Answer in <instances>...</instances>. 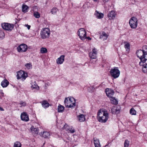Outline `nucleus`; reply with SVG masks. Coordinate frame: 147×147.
<instances>
[{"mask_svg": "<svg viewBox=\"0 0 147 147\" xmlns=\"http://www.w3.org/2000/svg\"><path fill=\"white\" fill-rule=\"evenodd\" d=\"M137 57L140 59L139 63L140 65H142L147 60V58L144 53L143 50H138L136 52Z\"/></svg>", "mask_w": 147, "mask_h": 147, "instance_id": "1", "label": "nucleus"}, {"mask_svg": "<svg viewBox=\"0 0 147 147\" xmlns=\"http://www.w3.org/2000/svg\"><path fill=\"white\" fill-rule=\"evenodd\" d=\"M64 103L66 107L68 108H71L76 106L75 101L73 97L67 98L65 99Z\"/></svg>", "mask_w": 147, "mask_h": 147, "instance_id": "2", "label": "nucleus"}, {"mask_svg": "<svg viewBox=\"0 0 147 147\" xmlns=\"http://www.w3.org/2000/svg\"><path fill=\"white\" fill-rule=\"evenodd\" d=\"M50 34V31L49 28H43L41 30L40 32L41 38L43 39L49 38Z\"/></svg>", "mask_w": 147, "mask_h": 147, "instance_id": "3", "label": "nucleus"}, {"mask_svg": "<svg viewBox=\"0 0 147 147\" xmlns=\"http://www.w3.org/2000/svg\"><path fill=\"white\" fill-rule=\"evenodd\" d=\"M110 73L112 77L114 78H116L119 76L120 71L118 67H114L111 70Z\"/></svg>", "mask_w": 147, "mask_h": 147, "instance_id": "4", "label": "nucleus"}, {"mask_svg": "<svg viewBox=\"0 0 147 147\" xmlns=\"http://www.w3.org/2000/svg\"><path fill=\"white\" fill-rule=\"evenodd\" d=\"M138 20L137 18L135 17H132L129 21V23L131 28L132 29L136 28L138 25Z\"/></svg>", "mask_w": 147, "mask_h": 147, "instance_id": "5", "label": "nucleus"}, {"mask_svg": "<svg viewBox=\"0 0 147 147\" xmlns=\"http://www.w3.org/2000/svg\"><path fill=\"white\" fill-rule=\"evenodd\" d=\"M78 34L82 40H84L86 38V32L84 28L80 29L78 32Z\"/></svg>", "mask_w": 147, "mask_h": 147, "instance_id": "6", "label": "nucleus"}, {"mask_svg": "<svg viewBox=\"0 0 147 147\" xmlns=\"http://www.w3.org/2000/svg\"><path fill=\"white\" fill-rule=\"evenodd\" d=\"M27 76V74L23 71L20 70L17 73V79H21L22 81L25 80Z\"/></svg>", "mask_w": 147, "mask_h": 147, "instance_id": "7", "label": "nucleus"}, {"mask_svg": "<svg viewBox=\"0 0 147 147\" xmlns=\"http://www.w3.org/2000/svg\"><path fill=\"white\" fill-rule=\"evenodd\" d=\"M97 51L95 48H94L92 50V51L90 52L89 53V56L91 59L90 60L91 63H93V59H95L96 57Z\"/></svg>", "mask_w": 147, "mask_h": 147, "instance_id": "8", "label": "nucleus"}, {"mask_svg": "<svg viewBox=\"0 0 147 147\" xmlns=\"http://www.w3.org/2000/svg\"><path fill=\"white\" fill-rule=\"evenodd\" d=\"M2 28L4 29L11 31L13 28L14 25L13 24L4 23L1 24Z\"/></svg>", "mask_w": 147, "mask_h": 147, "instance_id": "9", "label": "nucleus"}, {"mask_svg": "<svg viewBox=\"0 0 147 147\" xmlns=\"http://www.w3.org/2000/svg\"><path fill=\"white\" fill-rule=\"evenodd\" d=\"M17 49L18 52L23 53L26 51L28 49V47L25 44H22L18 46Z\"/></svg>", "mask_w": 147, "mask_h": 147, "instance_id": "10", "label": "nucleus"}, {"mask_svg": "<svg viewBox=\"0 0 147 147\" xmlns=\"http://www.w3.org/2000/svg\"><path fill=\"white\" fill-rule=\"evenodd\" d=\"M102 112L103 116L102 117V123H105L108 120L109 118V115L107 111L105 110L102 111Z\"/></svg>", "mask_w": 147, "mask_h": 147, "instance_id": "11", "label": "nucleus"}, {"mask_svg": "<svg viewBox=\"0 0 147 147\" xmlns=\"http://www.w3.org/2000/svg\"><path fill=\"white\" fill-rule=\"evenodd\" d=\"M21 118L22 121H28L29 119L28 116L26 112H23L21 113Z\"/></svg>", "mask_w": 147, "mask_h": 147, "instance_id": "12", "label": "nucleus"}, {"mask_svg": "<svg viewBox=\"0 0 147 147\" xmlns=\"http://www.w3.org/2000/svg\"><path fill=\"white\" fill-rule=\"evenodd\" d=\"M30 84L31 85V87L32 89H35L36 90H39V88L37 85L36 82L35 81L31 80V81Z\"/></svg>", "mask_w": 147, "mask_h": 147, "instance_id": "13", "label": "nucleus"}, {"mask_svg": "<svg viewBox=\"0 0 147 147\" xmlns=\"http://www.w3.org/2000/svg\"><path fill=\"white\" fill-rule=\"evenodd\" d=\"M116 15V13L114 11H111L108 14V17L110 20H113Z\"/></svg>", "mask_w": 147, "mask_h": 147, "instance_id": "14", "label": "nucleus"}, {"mask_svg": "<svg viewBox=\"0 0 147 147\" xmlns=\"http://www.w3.org/2000/svg\"><path fill=\"white\" fill-rule=\"evenodd\" d=\"M105 92L107 95L109 97L112 96L114 93V91L113 90L109 88H107L106 89Z\"/></svg>", "mask_w": 147, "mask_h": 147, "instance_id": "15", "label": "nucleus"}, {"mask_svg": "<svg viewBox=\"0 0 147 147\" xmlns=\"http://www.w3.org/2000/svg\"><path fill=\"white\" fill-rule=\"evenodd\" d=\"M65 56L61 55L56 60V62L57 64H61L63 63L64 61Z\"/></svg>", "mask_w": 147, "mask_h": 147, "instance_id": "16", "label": "nucleus"}, {"mask_svg": "<svg viewBox=\"0 0 147 147\" xmlns=\"http://www.w3.org/2000/svg\"><path fill=\"white\" fill-rule=\"evenodd\" d=\"M30 130L32 133L36 135L38 134L39 130L38 128H34V126H32L30 128Z\"/></svg>", "mask_w": 147, "mask_h": 147, "instance_id": "17", "label": "nucleus"}, {"mask_svg": "<svg viewBox=\"0 0 147 147\" xmlns=\"http://www.w3.org/2000/svg\"><path fill=\"white\" fill-rule=\"evenodd\" d=\"M79 121L80 122H82L85 121L86 119L85 116L83 114H80L78 116Z\"/></svg>", "mask_w": 147, "mask_h": 147, "instance_id": "18", "label": "nucleus"}, {"mask_svg": "<svg viewBox=\"0 0 147 147\" xmlns=\"http://www.w3.org/2000/svg\"><path fill=\"white\" fill-rule=\"evenodd\" d=\"M9 82L6 79L4 80L1 82V85L3 87H6L9 84Z\"/></svg>", "mask_w": 147, "mask_h": 147, "instance_id": "19", "label": "nucleus"}, {"mask_svg": "<svg viewBox=\"0 0 147 147\" xmlns=\"http://www.w3.org/2000/svg\"><path fill=\"white\" fill-rule=\"evenodd\" d=\"M111 111L113 114H117L120 111V110L119 109H117L115 107H113L111 109Z\"/></svg>", "mask_w": 147, "mask_h": 147, "instance_id": "20", "label": "nucleus"}, {"mask_svg": "<svg viewBox=\"0 0 147 147\" xmlns=\"http://www.w3.org/2000/svg\"><path fill=\"white\" fill-rule=\"evenodd\" d=\"M42 136L44 138H49L50 136V134L49 132L45 131L42 133Z\"/></svg>", "mask_w": 147, "mask_h": 147, "instance_id": "21", "label": "nucleus"}, {"mask_svg": "<svg viewBox=\"0 0 147 147\" xmlns=\"http://www.w3.org/2000/svg\"><path fill=\"white\" fill-rule=\"evenodd\" d=\"M42 106L45 108L48 107L49 106V104L47 101L46 100H44L42 102Z\"/></svg>", "mask_w": 147, "mask_h": 147, "instance_id": "22", "label": "nucleus"}, {"mask_svg": "<svg viewBox=\"0 0 147 147\" xmlns=\"http://www.w3.org/2000/svg\"><path fill=\"white\" fill-rule=\"evenodd\" d=\"M125 44L124 47L126 49V51L129 52L130 49V45L129 43L127 42H124Z\"/></svg>", "mask_w": 147, "mask_h": 147, "instance_id": "23", "label": "nucleus"}, {"mask_svg": "<svg viewBox=\"0 0 147 147\" xmlns=\"http://www.w3.org/2000/svg\"><path fill=\"white\" fill-rule=\"evenodd\" d=\"M110 99L111 103L115 105H116L117 104L118 102L117 100L114 97L111 96L110 97Z\"/></svg>", "mask_w": 147, "mask_h": 147, "instance_id": "24", "label": "nucleus"}, {"mask_svg": "<svg viewBox=\"0 0 147 147\" xmlns=\"http://www.w3.org/2000/svg\"><path fill=\"white\" fill-rule=\"evenodd\" d=\"M29 7L27 5L23 4L22 6V11L24 13H26L28 11Z\"/></svg>", "mask_w": 147, "mask_h": 147, "instance_id": "25", "label": "nucleus"}, {"mask_svg": "<svg viewBox=\"0 0 147 147\" xmlns=\"http://www.w3.org/2000/svg\"><path fill=\"white\" fill-rule=\"evenodd\" d=\"M65 108L60 105L58 106V111L59 112H62L64 111Z\"/></svg>", "mask_w": 147, "mask_h": 147, "instance_id": "26", "label": "nucleus"}, {"mask_svg": "<svg viewBox=\"0 0 147 147\" xmlns=\"http://www.w3.org/2000/svg\"><path fill=\"white\" fill-rule=\"evenodd\" d=\"M101 113V109H100L98 112L97 116V119H98V121L99 122H100L101 121V117L100 116Z\"/></svg>", "mask_w": 147, "mask_h": 147, "instance_id": "27", "label": "nucleus"}, {"mask_svg": "<svg viewBox=\"0 0 147 147\" xmlns=\"http://www.w3.org/2000/svg\"><path fill=\"white\" fill-rule=\"evenodd\" d=\"M94 15L97 18L99 19L101 18V13H99L97 11H95Z\"/></svg>", "mask_w": 147, "mask_h": 147, "instance_id": "28", "label": "nucleus"}, {"mask_svg": "<svg viewBox=\"0 0 147 147\" xmlns=\"http://www.w3.org/2000/svg\"><path fill=\"white\" fill-rule=\"evenodd\" d=\"M13 147H21V144L19 142L16 141L14 143Z\"/></svg>", "mask_w": 147, "mask_h": 147, "instance_id": "29", "label": "nucleus"}, {"mask_svg": "<svg viewBox=\"0 0 147 147\" xmlns=\"http://www.w3.org/2000/svg\"><path fill=\"white\" fill-rule=\"evenodd\" d=\"M25 66L26 67V68L27 69H31L32 67V65L31 63H26L25 65Z\"/></svg>", "mask_w": 147, "mask_h": 147, "instance_id": "30", "label": "nucleus"}, {"mask_svg": "<svg viewBox=\"0 0 147 147\" xmlns=\"http://www.w3.org/2000/svg\"><path fill=\"white\" fill-rule=\"evenodd\" d=\"M19 105H20V107H24L26 105V103L25 102L21 101L19 103Z\"/></svg>", "mask_w": 147, "mask_h": 147, "instance_id": "31", "label": "nucleus"}, {"mask_svg": "<svg viewBox=\"0 0 147 147\" xmlns=\"http://www.w3.org/2000/svg\"><path fill=\"white\" fill-rule=\"evenodd\" d=\"M130 113L132 115H136V111L134 109L132 108L130 110Z\"/></svg>", "mask_w": 147, "mask_h": 147, "instance_id": "32", "label": "nucleus"}, {"mask_svg": "<svg viewBox=\"0 0 147 147\" xmlns=\"http://www.w3.org/2000/svg\"><path fill=\"white\" fill-rule=\"evenodd\" d=\"M58 11V9L54 7L53 8L51 11V12L52 14H56L57 12Z\"/></svg>", "mask_w": 147, "mask_h": 147, "instance_id": "33", "label": "nucleus"}, {"mask_svg": "<svg viewBox=\"0 0 147 147\" xmlns=\"http://www.w3.org/2000/svg\"><path fill=\"white\" fill-rule=\"evenodd\" d=\"M40 52L41 53H47V51L46 48L42 47L40 49Z\"/></svg>", "mask_w": 147, "mask_h": 147, "instance_id": "34", "label": "nucleus"}, {"mask_svg": "<svg viewBox=\"0 0 147 147\" xmlns=\"http://www.w3.org/2000/svg\"><path fill=\"white\" fill-rule=\"evenodd\" d=\"M143 51L147 58V46H145L143 47Z\"/></svg>", "mask_w": 147, "mask_h": 147, "instance_id": "35", "label": "nucleus"}, {"mask_svg": "<svg viewBox=\"0 0 147 147\" xmlns=\"http://www.w3.org/2000/svg\"><path fill=\"white\" fill-rule=\"evenodd\" d=\"M108 35L105 32H103L102 35V38H103L105 37V39H107L108 36Z\"/></svg>", "mask_w": 147, "mask_h": 147, "instance_id": "36", "label": "nucleus"}, {"mask_svg": "<svg viewBox=\"0 0 147 147\" xmlns=\"http://www.w3.org/2000/svg\"><path fill=\"white\" fill-rule=\"evenodd\" d=\"M34 16L36 18H39L40 16V13L37 11H35L34 13Z\"/></svg>", "mask_w": 147, "mask_h": 147, "instance_id": "37", "label": "nucleus"}, {"mask_svg": "<svg viewBox=\"0 0 147 147\" xmlns=\"http://www.w3.org/2000/svg\"><path fill=\"white\" fill-rule=\"evenodd\" d=\"M129 145V141L126 140H125L124 144V147H128Z\"/></svg>", "mask_w": 147, "mask_h": 147, "instance_id": "38", "label": "nucleus"}, {"mask_svg": "<svg viewBox=\"0 0 147 147\" xmlns=\"http://www.w3.org/2000/svg\"><path fill=\"white\" fill-rule=\"evenodd\" d=\"M5 35L4 32L0 30V39H2L4 38Z\"/></svg>", "mask_w": 147, "mask_h": 147, "instance_id": "39", "label": "nucleus"}, {"mask_svg": "<svg viewBox=\"0 0 147 147\" xmlns=\"http://www.w3.org/2000/svg\"><path fill=\"white\" fill-rule=\"evenodd\" d=\"M69 126L67 124H65L63 126V128L66 131H68L69 129Z\"/></svg>", "mask_w": 147, "mask_h": 147, "instance_id": "40", "label": "nucleus"}, {"mask_svg": "<svg viewBox=\"0 0 147 147\" xmlns=\"http://www.w3.org/2000/svg\"><path fill=\"white\" fill-rule=\"evenodd\" d=\"M32 10L34 12L35 11H37L38 10V7L36 6H34L32 7Z\"/></svg>", "mask_w": 147, "mask_h": 147, "instance_id": "41", "label": "nucleus"}, {"mask_svg": "<svg viewBox=\"0 0 147 147\" xmlns=\"http://www.w3.org/2000/svg\"><path fill=\"white\" fill-rule=\"evenodd\" d=\"M69 129L68 131H69L71 133H73L75 132L74 129L71 127H69Z\"/></svg>", "mask_w": 147, "mask_h": 147, "instance_id": "42", "label": "nucleus"}, {"mask_svg": "<svg viewBox=\"0 0 147 147\" xmlns=\"http://www.w3.org/2000/svg\"><path fill=\"white\" fill-rule=\"evenodd\" d=\"M100 142L99 140H94V144H99Z\"/></svg>", "mask_w": 147, "mask_h": 147, "instance_id": "43", "label": "nucleus"}, {"mask_svg": "<svg viewBox=\"0 0 147 147\" xmlns=\"http://www.w3.org/2000/svg\"><path fill=\"white\" fill-rule=\"evenodd\" d=\"M96 35H98L99 36V38H101V34L100 32H99L98 33H97V34H96Z\"/></svg>", "mask_w": 147, "mask_h": 147, "instance_id": "44", "label": "nucleus"}, {"mask_svg": "<svg viewBox=\"0 0 147 147\" xmlns=\"http://www.w3.org/2000/svg\"><path fill=\"white\" fill-rule=\"evenodd\" d=\"M25 26L27 27L28 30H29L30 29V26L28 24H25Z\"/></svg>", "mask_w": 147, "mask_h": 147, "instance_id": "45", "label": "nucleus"}, {"mask_svg": "<svg viewBox=\"0 0 147 147\" xmlns=\"http://www.w3.org/2000/svg\"><path fill=\"white\" fill-rule=\"evenodd\" d=\"M95 147H101L100 143L97 144H94Z\"/></svg>", "mask_w": 147, "mask_h": 147, "instance_id": "46", "label": "nucleus"}, {"mask_svg": "<svg viewBox=\"0 0 147 147\" xmlns=\"http://www.w3.org/2000/svg\"><path fill=\"white\" fill-rule=\"evenodd\" d=\"M0 110L1 111H4V109L1 107H0Z\"/></svg>", "mask_w": 147, "mask_h": 147, "instance_id": "47", "label": "nucleus"}, {"mask_svg": "<svg viewBox=\"0 0 147 147\" xmlns=\"http://www.w3.org/2000/svg\"><path fill=\"white\" fill-rule=\"evenodd\" d=\"M86 38H87V39H88L89 40H91V38H90L89 37H86Z\"/></svg>", "mask_w": 147, "mask_h": 147, "instance_id": "48", "label": "nucleus"}, {"mask_svg": "<svg viewBox=\"0 0 147 147\" xmlns=\"http://www.w3.org/2000/svg\"><path fill=\"white\" fill-rule=\"evenodd\" d=\"M103 1H104V2H106L108 1L109 0H103Z\"/></svg>", "mask_w": 147, "mask_h": 147, "instance_id": "49", "label": "nucleus"}, {"mask_svg": "<svg viewBox=\"0 0 147 147\" xmlns=\"http://www.w3.org/2000/svg\"><path fill=\"white\" fill-rule=\"evenodd\" d=\"M101 14H102V18H103V14L102 13H101Z\"/></svg>", "mask_w": 147, "mask_h": 147, "instance_id": "50", "label": "nucleus"}, {"mask_svg": "<svg viewBox=\"0 0 147 147\" xmlns=\"http://www.w3.org/2000/svg\"><path fill=\"white\" fill-rule=\"evenodd\" d=\"M102 39L103 40H105V37H104L103 38H102Z\"/></svg>", "mask_w": 147, "mask_h": 147, "instance_id": "51", "label": "nucleus"}, {"mask_svg": "<svg viewBox=\"0 0 147 147\" xmlns=\"http://www.w3.org/2000/svg\"><path fill=\"white\" fill-rule=\"evenodd\" d=\"M1 94L2 95H3V94H4L3 93V92L1 93Z\"/></svg>", "mask_w": 147, "mask_h": 147, "instance_id": "52", "label": "nucleus"}, {"mask_svg": "<svg viewBox=\"0 0 147 147\" xmlns=\"http://www.w3.org/2000/svg\"><path fill=\"white\" fill-rule=\"evenodd\" d=\"M94 0V1H98V0Z\"/></svg>", "mask_w": 147, "mask_h": 147, "instance_id": "53", "label": "nucleus"}, {"mask_svg": "<svg viewBox=\"0 0 147 147\" xmlns=\"http://www.w3.org/2000/svg\"><path fill=\"white\" fill-rule=\"evenodd\" d=\"M146 101L147 102V99L146 100Z\"/></svg>", "mask_w": 147, "mask_h": 147, "instance_id": "54", "label": "nucleus"}]
</instances>
